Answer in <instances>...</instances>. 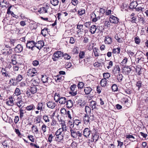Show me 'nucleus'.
I'll list each match as a JSON object with an SVG mask.
<instances>
[{
	"mask_svg": "<svg viewBox=\"0 0 148 148\" xmlns=\"http://www.w3.org/2000/svg\"><path fill=\"white\" fill-rule=\"evenodd\" d=\"M54 140L58 144H62L64 141V135L62 132L57 130L55 132Z\"/></svg>",
	"mask_w": 148,
	"mask_h": 148,
	"instance_id": "1",
	"label": "nucleus"
},
{
	"mask_svg": "<svg viewBox=\"0 0 148 148\" xmlns=\"http://www.w3.org/2000/svg\"><path fill=\"white\" fill-rule=\"evenodd\" d=\"M37 92V87L36 86H33L27 90L26 94L28 97H32L33 95Z\"/></svg>",
	"mask_w": 148,
	"mask_h": 148,
	"instance_id": "2",
	"label": "nucleus"
},
{
	"mask_svg": "<svg viewBox=\"0 0 148 148\" xmlns=\"http://www.w3.org/2000/svg\"><path fill=\"white\" fill-rule=\"evenodd\" d=\"M71 136L74 138H79L82 137V134L79 131H77V130L75 129L71 128L70 129Z\"/></svg>",
	"mask_w": 148,
	"mask_h": 148,
	"instance_id": "3",
	"label": "nucleus"
},
{
	"mask_svg": "<svg viewBox=\"0 0 148 148\" xmlns=\"http://www.w3.org/2000/svg\"><path fill=\"white\" fill-rule=\"evenodd\" d=\"M63 56V52L60 51H55L52 56V59L53 61L56 62L58 61L60 58L62 57Z\"/></svg>",
	"mask_w": 148,
	"mask_h": 148,
	"instance_id": "4",
	"label": "nucleus"
},
{
	"mask_svg": "<svg viewBox=\"0 0 148 148\" xmlns=\"http://www.w3.org/2000/svg\"><path fill=\"white\" fill-rule=\"evenodd\" d=\"M77 29L78 30L77 31V34L79 37H82L84 33L83 25L79 24L78 23L77 25Z\"/></svg>",
	"mask_w": 148,
	"mask_h": 148,
	"instance_id": "5",
	"label": "nucleus"
},
{
	"mask_svg": "<svg viewBox=\"0 0 148 148\" xmlns=\"http://www.w3.org/2000/svg\"><path fill=\"white\" fill-rule=\"evenodd\" d=\"M89 31L90 33L92 34H94L95 33H98L101 32L99 27L98 28V26H96L95 25L91 26L89 29Z\"/></svg>",
	"mask_w": 148,
	"mask_h": 148,
	"instance_id": "6",
	"label": "nucleus"
},
{
	"mask_svg": "<svg viewBox=\"0 0 148 148\" xmlns=\"http://www.w3.org/2000/svg\"><path fill=\"white\" fill-rule=\"evenodd\" d=\"M35 42L33 40H27L26 43V47L29 49H31L32 51H33L35 47Z\"/></svg>",
	"mask_w": 148,
	"mask_h": 148,
	"instance_id": "7",
	"label": "nucleus"
},
{
	"mask_svg": "<svg viewBox=\"0 0 148 148\" xmlns=\"http://www.w3.org/2000/svg\"><path fill=\"white\" fill-rule=\"evenodd\" d=\"M13 51L12 49H10L9 50L6 49H3L2 54L4 55L7 56L6 59L10 60V58H8V56L10 58V56H12Z\"/></svg>",
	"mask_w": 148,
	"mask_h": 148,
	"instance_id": "8",
	"label": "nucleus"
},
{
	"mask_svg": "<svg viewBox=\"0 0 148 148\" xmlns=\"http://www.w3.org/2000/svg\"><path fill=\"white\" fill-rule=\"evenodd\" d=\"M137 5L138 4L137 2L135 1H133L130 4L129 6H128L127 5V6L128 8H129L130 9H132L134 8L136 9ZM127 6V5L125 4L123 5V10H127L126 7L125 8L124 7V6Z\"/></svg>",
	"mask_w": 148,
	"mask_h": 148,
	"instance_id": "9",
	"label": "nucleus"
},
{
	"mask_svg": "<svg viewBox=\"0 0 148 148\" xmlns=\"http://www.w3.org/2000/svg\"><path fill=\"white\" fill-rule=\"evenodd\" d=\"M41 81L43 83H50L52 82V79L49 77H47L45 75H42L41 78Z\"/></svg>",
	"mask_w": 148,
	"mask_h": 148,
	"instance_id": "10",
	"label": "nucleus"
},
{
	"mask_svg": "<svg viewBox=\"0 0 148 148\" xmlns=\"http://www.w3.org/2000/svg\"><path fill=\"white\" fill-rule=\"evenodd\" d=\"M50 8L48 4H46L44 6L41 7L38 10V12L40 14H44L47 13L48 11Z\"/></svg>",
	"mask_w": 148,
	"mask_h": 148,
	"instance_id": "11",
	"label": "nucleus"
},
{
	"mask_svg": "<svg viewBox=\"0 0 148 148\" xmlns=\"http://www.w3.org/2000/svg\"><path fill=\"white\" fill-rule=\"evenodd\" d=\"M104 42L106 45H111L113 42V39L109 35H108L105 37Z\"/></svg>",
	"mask_w": 148,
	"mask_h": 148,
	"instance_id": "12",
	"label": "nucleus"
},
{
	"mask_svg": "<svg viewBox=\"0 0 148 148\" xmlns=\"http://www.w3.org/2000/svg\"><path fill=\"white\" fill-rule=\"evenodd\" d=\"M37 73L36 70L34 68L29 69L27 72V75L30 77L36 75Z\"/></svg>",
	"mask_w": 148,
	"mask_h": 148,
	"instance_id": "13",
	"label": "nucleus"
},
{
	"mask_svg": "<svg viewBox=\"0 0 148 148\" xmlns=\"http://www.w3.org/2000/svg\"><path fill=\"white\" fill-rule=\"evenodd\" d=\"M56 101H55L51 100L49 101H47L46 103V104L47 107L51 109H54L57 106V103Z\"/></svg>",
	"mask_w": 148,
	"mask_h": 148,
	"instance_id": "14",
	"label": "nucleus"
},
{
	"mask_svg": "<svg viewBox=\"0 0 148 148\" xmlns=\"http://www.w3.org/2000/svg\"><path fill=\"white\" fill-rule=\"evenodd\" d=\"M132 66H127L124 67L122 69V72L125 75H128L132 70Z\"/></svg>",
	"mask_w": 148,
	"mask_h": 148,
	"instance_id": "15",
	"label": "nucleus"
},
{
	"mask_svg": "<svg viewBox=\"0 0 148 148\" xmlns=\"http://www.w3.org/2000/svg\"><path fill=\"white\" fill-rule=\"evenodd\" d=\"M91 134V131L90 128H86L83 131V135L86 138H89Z\"/></svg>",
	"mask_w": 148,
	"mask_h": 148,
	"instance_id": "16",
	"label": "nucleus"
},
{
	"mask_svg": "<svg viewBox=\"0 0 148 148\" xmlns=\"http://www.w3.org/2000/svg\"><path fill=\"white\" fill-rule=\"evenodd\" d=\"M109 19L111 23L115 24L117 23L119 20V19L117 17L111 15H110Z\"/></svg>",
	"mask_w": 148,
	"mask_h": 148,
	"instance_id": "17",
	"label": "nucleus"
},
{
	"mask_svg": "<svg viewBox=\"0 0 148 148\" xmlns=\"http://www.w3.org/2000/svg\"><path fill=\"white\" fill-rule=\"evenodd\" d=\"M44 45V42L42 40L38 41L35 42V47H36L39 50H40Z\"/></svg>",
	"mask_w": 148,
	"mask_h": 148,
	"instance_id": "18",
	"label": "nucleus"
},
{
	"mask_svg": "<svg viewBox=\"0 0 148 148\" xmlns=\"http://www.w3.org/2000/svg\"><path fill=\"white\" fill-rule=\"evenodd\" d=\"M45 104L42 102H39L36 106V109L40 112L43 111L45 109Z\"/></svg>",
	"mask_w": 148,
	"mask_h": 148,
	"instance_id": "19",
	"label": "nucleus"
},
{
	"mask_svg": "<svg viewBox=\"0 0 148 148\" xmlns=\"http://www.w3.org/2000/svg\"><path fill=\"white\" fill-rule=\"evenodd\" d=\"M3 145L7 148H12V142L10 140L7 139L2 143Z\"/></svg>",
	"mask_w": 148,
	"mask_h": 148,
	"instance_id": "20",
	"label": "nucleus"
},
{
	"mask_svg": "<svg viewBox=\"0 0 148 148\" xmlns=\"http://www.w3.org/2000/svg\"><path fill=\"white\" fill-rule=\"evenodd\" d=\"M23 50V47L21 45H17L14 48V51L15 53H21Z\"/></svg>",
	"mask_w": 148,
	"mask_h": 148,
	"instance_id": "21",
	"label": "nucleus"
},
{
	"mask_svg": "<svg viewBox=\"0 0 148 148\" xmlns=\"http://www.w3.org/2000/svg\"><path fill=\"white\" fill-rule=\"evenodd\" d=\"M67 99L66 97L62 96L60 97V98L58 100H56V103L58 102L61 105H64L67 102Z\"/></svg>",
	"mask_w": 148,
	"mask_h": 148,
	"instance_id": "22",
	"label": "nucleus"
},
{
	"mask_svg": "<svg viewBox=\"0 0 148 148\" xmlns=\"http://www.w3.org/2000/svg\"><path fill=\"white\" fill-rule=\"evenodd\" d=\"M93 58L90 55L86 56L84 59V61L85 63L90 64L92 62Z\"/></svg>",
	"mask_w": 148,
	"mask_h": 148,
	"instance_id": "23",
	"label": "nucleus"
},
{
	"mask_svg": "<svg viewBox=\"0 0 148 148\" xmlns=\"http://www.w3.org/2000/svg\"><path fill=\"white\" fill-rule=\"evenodd\" d=\"M91 116H90L87 114H85L84 116L83 117V121L85 123H86L87 124L88 123L90 124L91 120L90 118Z\"/></svg>",
	"mask_w": 148,
	"mask_h": 148,
	"instance_id": "24",
	"label": "nucleus"
},
{
	"mask_svg": "<svg viewBox=\"0 0 148 148\" xmlns=\"http://www.w3.org/2000/svg\"><path fill=\"white\" fill-rule=\"evenodd\" d=\"M61 124L62 127L59 128L57 130L62 133L63 132H66L68 128L65 124V123H62Z\"/></svg>",
	"mask_w": 148,
	"mask_h": 148,
	"instance_id": "25",
	"label": "nucleus"
},
{
	"mask_svg": "<svg viewBox=\"0 0 148 148\" xmlns=\"http://www.w3.org/2000/svg\"><path fill=\"white\" fill-rule=\"evenodd\" d=\"M135 14L134 13H132L130 15V18L131 19L130 20V22L132 23H136V21H137V17L135 16Z\"/></svg>",
	"mask_w": 148,
	"mask_h": 148,
	"instance_id": "26",
	"label": "nucleus"
},
{
	"mask_svg": "<svg viewBox=\"0 0 148 148\" xmlns=\"http://www.w3.org/2000/svg\"><path fill=\"white\" fill-rule=\"evenodd\" d=\"M64 76L61 75H57L53 78L56 82H60L64 80Z\"/></svg>",
	"mask_w": 148,
	"mask_h": 148,
	"instance_id": "27",
	"label": "nucleus"
},
{
	"mask_svg": "<svg viewBox=\"0 0 148 148\" xmlns=\"http://www.w3.org/2000/svg\"><path fill=\"white\" fill-rule=\"evenodd\" d=\"M66 102V107L68 108H72L73 106V103L72 100L71 99H67Z\"/></svg>",
	"mask_w": 148,
	"mask_h": 148,
	"instance_id": "28",
	"label": "nucleus"
},
{
	"mask_svg": "<svg viewBox=\"0 0 148 148\" xmlns=\"http://www.w3.org/2000/svg\"><path fill=\"white\" fill-rule=\"evenodd\" d=\"M10 84L11 85L16 86L18 83L15 77L11 78L9 80Z\"/></svg>",
	"mask_w": 148,
	"mask_h": 148,
	"instance_id": "29",
	"label": "nucleus"
},
{
	"mask_svg": "<svg viewBox=\"0 0 148 148\" xmlns=\"http://www.w3.org/2000/svg\"><path fill=\"white\" fill-rule=\"evenodd\" d=\"M93 53L95 57H98L100 56L101 54L100 51L97 48L94 47L92 49Z\"/></svg>",
	"mask_w": 148,
	"mask_h": 148,
	"instance_id": "30",
	"label": "nucleus"
},
{
	"mask_svg": "<svg viewBox=\"0 0 148 148\" xmlns=\"http://www.w3.org/2000/svg\"><path fill=\"white\" fill-rule=\"evenodd\" d=\"M32 131L34 134H37L39 133V131L37 126L36 125H33L31 127Z\"/></svg>",
	"mask_w": 148,
	"mask_h": 148,
	"instance_id": "31",
	"label": "nucleus"
},
{
	"mask_svg": "<svg viewBox=\"0 0 148 148\" xmlns=\"http://www.w3.org/2000/svg\"><path fill=\"white\" fill-rule=\"evenodd\" d=\"M9 3L6 0H3L0 2V6L2 8L4 7L7 8L8 6V5Z\"/></svg>",
	"mask_w": 148,
	"mask_h": 148,
	"instance_id": "32",
	"label": "nucleus"
},
{
	"mask_svg": "<svg viewBox=\"0 0 148 148\" xmlns=\"http://www.w3.org/2000/svg\"><path fill=\"white\" fill-rule=\"evenodd\" d=\"M6 104L8 106H12L14 104V101L12 97H11L7 100L6 101Z\"/></svg>",
	"mask_w": 148,
	"mask_h": 148,
	"instance_id": "33",
	"label": "nucleus"
},
{
	"mask_svg": "<svg viewBox=\"0 0 148 148\" xmlns=\"http://www.w3.org/2000/svg\"><path fill=\"white\" fill-rule=\"evenodd\" d=\"M93 90L90 87H86L84 88V91L86 95H88Z\"/></svg>",
	"mask_w": 148,
	"mask_h": 148,
	"instance_id": "34",
	"label": "nucleus"
},
{
	"mask_svg": "<svg viewBox=\"0 0 148 148\" xmlns=\"http://www.w3.org/2000/svg\"><path fill=\"white\" fill-rule=\"evenodd\" d=\"M120 71V69L119 65H115L112 70L113 73L114 74L119 73Z\"/></svg>",
	"mask_w": 148,
	"mask_h": 148,
	"instance_id": "35",
	"label": "nucleus"
},
{
	"mask_svg": "<svg viewBox=\"0 0 148 148\" xmlns=\"http://www.w3.org/2000/svg\"><path fill=\"white\" fill-rule=\"evenodd\" d=\"M137 20V21H136V24L137 23H139L142 24H144L145 22V18L143 17H142L141 16H138Z\"/></svg>",
	"mask_w": 148,
	"mask_h": 148,
	"instance_id": "36",
	"label": "nucleus"
},
{
	"mask_svg": "<svg viewBox=\"0 0 148 148\" xmlns=\"http://www.w3.org/2000/svg\"><path fill=\"white\" fill-rule=\"evenodd\" d=\"M97 105L96 102L93 100L91 101L89 103V106L91 107L92 110L96 108Z\"/></svg>",
	"mask_w": 148,
	"mask_h": 148,
	"instance_id": "37",
	"label": "nucleus"
},
{
	"mask_svg": "<svg viewBox=\"0 0 148 148\" xmlns=\"http://www.w3.org/2000/svg\"><path fill=\"white\" fill-rule=\"evenodd\" d=\"M121 49L120 47H118L117 48H113L112 49V52L113 55L118 54H119L120 52Z\"/></svg>",
	"mask_w": 148,
	"mask_h": 148,
	"instance_id": "38",
	"label": "nucleus"
},
{
	"mask_svg": "<svg viewBox=\"0 0 148 148\" xmlns=\"http://www.w3.org/2000/svg\"><path fill=\"white\" fill-rule=\"evenodd\" d=\"M107 79L102 78L100 81V84L101 86L105 87L107 85Z\"/></svg>",
	"mask_w": 148,
	"mask_h": 148,
	"instance_id": "39",
	"label": "nucleus"
},
{
	"mask_svg": "<svg viewBox=\"0 0 148 148\" xmlns=\"http://www.w3.org/2000/svg\"><path fill=\"white\" fill-rule=\"evenodd\" d=\"M24 104V102L22 99H21L16 102L15 104L20 109H21V108L22 109V108L23 107V105Z\"/></svg>",
	"mask_w": 148,
	"mask_h": 148,
	"instance_id": "40",
	"label": "nucleus"
},
{
	"mask_svg": "<svg viewBox=\"0 0 148 148\" xmlns=\"http://www.w3.org/2000/svg\"><path fill=\"white\" fill-rule=\"evenodd\" d=\"M123 102L126 107H129L130 105V103L129 102V100L128 98H123Z\"/></svg>",
	"mask_w": 148,
	"mask_h": 148,
	"instance_id": "41",
	"label": "nucleus"
},
{
	"mask_svg": "<svg viewBox=\"0 0 148 148\" xmlns=\"http://www.w3.org/2000/svg\"><path fill=\"white\" fill-rule=\"evenodd\" d=\"M49 29L47 27H45L41 30V34L44 37H45L47 34H48Z\"/></svg>",
	"mask_w": 148,
	"mask_h": 148,
	"instance_id": "42",
	"label": "nucleus"
},
{
	"mask_svg": "<svg viewBox=\"0 0 148 148\" xmlns=\"http://www.w3.org/2000/svg\"><path fill=\"white\" fill-rule=\"evenodd\" d=\"M47 128L48 127L46 125L43 123L41 127V132H42L43 134H44L47 131Z\"/></svg>",
	"mask_w": 148,
	"mask_h": 148,
	"instance_id": "43",
	"label": "nucleus"
},
{
	"mask_svg": "<svg viewBox=\"0 0 148 148\" xmlns=\"http://www.w3.org/2000/svg\"><path fill=\"white\" fill-rule=\"evenodd\" d=\"M48 136V137L47 140V141L49 143H51L53 141V138H55V134H49Z\"/></svg>",
	"mask_w": 148,
	"mask_h": 148,
	"instance_id": "44",
	"label": "nucleus"
},
{
	"mask_svg": "<svg viewBox=\"0 0 148 148\" xmlns=\"http://www.w3.org/2000/svg\"><path fill=\"white\" fill-rule=\"evenodd\" d=\"M92 141L97 142L99 138V134H92Z\"/></svg>",
	"mask_w": 148,
	"mask_h": 148,
	"instance_id": "45",
	"label": "nucleus"
},
{
	"mask_svg": "<svg viewBox=\"0 0 148 148\" xmlns=\"http://www.w3.org/2000/svg\"><path fill=\"white\" fill-rule=\"evenodd\" d=\"M58 124L57 121L54 118L52 119L50 123V127L51 128H54Z\"/></svg>",
	"mask_w": 148,
	"mask_h": 148,
	"instance_id": "46",
	"label": "nucleus"
},
{
	"mask_svg": "<svg viewBox=\"0 0 148 148\" xmlns=\"http://www.w3.org/2000/svg\"><path fill=\"white\" fill-rule=\"evenodd\" d=\"M1 72L3 76L6 77H10V76L9 75L8 72L5 69L2 68L1 69Z\"/></svg>",
	"mask_w": 148,
	"mask_h": 148,
	"instance_id": "47",
	"label": "nucleus"
},
{
	"mask_svg": "<svg viewBox=\"0 0 148 148\" xmlns=\"http://www.w3.org/2000/svg\"><path fill=\"white\" fill-rule=\"evenodd\" d=\"M35 107L33 104H31L30 105L27 106L25 107V109L27 111L32 110H34Z\"/></svg>",
	"mask_w": 148,
	"mask_h": 148,
	"instance_id": "48",
	"label": "nucleus"
},
{
	"mask_svg": "<svg viewBox=\"0 0 148 148\" xmlns=\"http://www.w3.org/2000/svg\"><path fill=\"white\" fill-rule=\"evenodd\" d=\"M66 114V117H68L69 119V123H72V122L71 121L73 120L72 117L71 115V112L69 110H68L67 112V113Z\"/></svg>",
	"mask_w": 148,
	"mask_h": 148,
	"instance_id": "49",
	"label": "nucleus"
},
{
	"mask_svg": "<svg viewBox=\"0 0 148 148\" xmlns=\"http://www.w3.org/2000/svg\"><path fill=\"white\" fill-rule=\"evenodd\" d=\"M13 129L14 130V132L17 135V136L20 138H21L22 137V135L21 133L19 130L18 129H16L15 128L13 127Z\"/></svg>",
	"mask_w": 148,
	"mask_h": 148,
	"instance_id": "50",
	"label": "nucleus"
},
{
	"mask_svg": "<svg viewBox=\"0 0 148 148\" xmlns=\"http://www.w3.org/2000/svg\"><path fill=\"white\" fill-rule=\"evenodd\" d=\"M77 14L79 16H81L85 14V10L83 8L80 9L77 11Z\"/></svg>",
	"mask_w": 148,
	"mask_h": 148,
	"instance_id": "51",
	"label": "nucleus"
},
{
	"mask_svg": "<svg viewBox=\"0 0 148 148\" xmlns=\"http://www.w3.org/2000/svg\"><path fill=\"white\" fill-rule=\"evenodd\" d=\"M48 116L49 115H44L43 116L42 118L45 123H49L50 121L49 117Z\"/></svg>",
	"mask_w": 148,
	"mask_h": 148,
	"instance_id": "52",
	"label": "nucleus"
},
{
	"mask_svg": "<svg viewBox=\"0 0 148 148\" xmlns=\"http://www.w3.org/2000/svg\"><path fill=\"white\" fill-rule=\"evenodd\" d=\"M86 51H80L79 54V59H83L85 57Z\"/></svg>",
	"mask_w": 148,
	"mask_h": 148,
	"instance_id": "53",
	"label": "nucleus"
},
{
	"mask_svg": "<svg viewBox=\"0 0 148 148\" xmlns=\"http://www.w3.org/2000/svg\"><path fill=\"white\" fill-rule=\"evenodd\" d=\"M73 123L75 125L78 126L79 124H81V121L80 120L78 119H75L73 118Z\"/></svg>",
	"mask_w": 148,
	"mask_h": 148,
	"instance_id": "54",
	"label": "nucleus"
},
{
	"mask_svg": "<svg viewBox=\"0 0 148 148\" xmlns=\"http://www.w3.org/2000/svg\"><path fill=\"white\" fill-rule=\"evenodd\" d=\"M142 82L141 81H138L136 82V87L138 88V90H139L142 87Z\"/></svg>",
	"mask_w": 148,
	"mask_h": 148,
	"instance_id": "55",
	"label": "nucleus"
},
{
	"mask_svg": "<svg viewBox=\"0 0 148 148\" xmlns=\"http://www.w3.org/2000/svg\"><path fill=\"white\" fill-rule=\"evenodd\" d=\"M85 112L86 114H90L91 112V109L88 106H85Z\"/></svg>",
	"mask_w": 148,
	"mask_h": 148,
	"instance_id": "56",
	"label": "nucleus"
},
{
	"mask_svg": "<svg viewBox=\"0 0 148 148\" xmlns=\"http://www.w3.org/2000/svg\"><path fill=\"white\" fill-rule=\"evenodd\" d=\"M114 38L117 41V42L119 43H122L123 42V40H124L123 38H120L117 35L115 36Z\"/></svg>",
	"mask_w": 148,
	"mask_h": 148,
	"instance_id": "57",
	"label": "nucleus"
},
{
	"mask_svg": "<svg viewBox=\"0 0 148 148\" xmlns=\"http://www.w3.org/2000/svg\"><path fill=\"white\" fill-rule=\"evenodd\" d=\"M123 77V75L121 74H119L116 76V79L119 82H122Z\"/></svg>",
	"mask_w": 148,
	"mask_h": 148,
	"instance_id": "58",
	"label": "nucleus"
},
{
	"mask_svg": "<svg viewBox=\"0 0 148 148\" xmlns=\"http://www.w3.org/2000/svg\"><path fill=\"white\" fill-rule=\"evenodd\" d=\"M105 55V54H101L100 55V57H99V58L98 60L99 62H103L104 61V60L106 59V58L104 56Z\"/></svg>",
	"mask_w": 148,
	"mask_h": 148,
	"instance_id": "59",
	"label": "nucleus"
},
{
	"mask_svg": "<svg viewBox=\"0 0 148 148\" xmlns=\"http://www.w3.org/2000/svg\"><path fill=\"white\" fill-rule=\"evenodd\" d=\"M19 118L21 120H22L23 117L24 116V113L23 112V110L22 108H21V109H19Z\"/></svg>",
	"mask_w": 148,
	"mask_h": 148,
	"instance_id": "60",
	"label": "nucleus"
},
{
	"mask_svg": "<svg viewBox=\"0 0 148 148\" xmlns=\"http://www.w3.org/2000/svg\"><path fill=\"white\" fill-rule=\"evenodd\" d=\"M111 88L112 91L116 92L118 90V88L117 85L115 84H112L111 86Z\"/></svg>",
	"mask_w": 148,
	"mask_h": 148,
	"instance_id": "61",
	"label": "nucleus"
},
{
	"mask_svg": "<svg viewBox=\"0 0 148 148\" xmlns=\"http://www.w3.org/2000/svg\"><path fill=\"white\" fill-rule=\"evenodd\" d=\"M50 2L52 5L54 6L58 5L59 3L58 0H50Z\"/></svg>",
	"mask_w": 148,
	"mask_h": 148,
	"instance_id": "62",
	"label": "nucleus"
},
{
	"mask_svg": "<svg viewBox=\"0 0 148 148\" xmlns=\"http://www.w3.org/2000/svg\"><path fill=\"white\" fill-rule=\"evenodd\" d=\"M103 78L107 79H109L110 77V74L108 73H104L103 74Z\"/></svg>",
	"mask_w": 148,
	"mask_h": 148,
	"instance_id": "63",
	"label": "nucleus"
},
{
	"mask_svg": "<svg viewBox=\"0 0 148 148\" xmlns=\"http://www.w3.org/2000/svg\"><path fill=\"white\" fill-rule=\"evenodd\" d=\"M21 94V92L20 89L18 88H16L15 90L14 94H15L16 96H19Z\"/></svg>",
	"mask_w": 148,
	"mask_h": 148,
	"instance_id": "64",
	"label": "nucleus"
}]
</instances>
